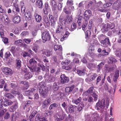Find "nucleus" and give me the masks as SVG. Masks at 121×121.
<instances>
[{
  "mask_svg": "<svg viewBox=\"0 0 121 121\" xmlns=\"http://www.w3.org/2000/svg\"><path fill=\"white\" fill-rule=\"evenodd\" d=\"M119 70H117L115 73V74L113 78L114 81L115 82L117 81V80L119 75Z\"/></svg>",
  "mask_w": 121,
  "mask_h": 121,
  "instance_id": "393cba45",
  "label": "nucleus"
},
{
  "mask_svg": "<svg viewBox=\"0 0 121 121\" xmlns=\"http://www.w3.org/2000/svg\"><path fill=\"white\" fill-rule=\"evenodd\" d=\"M92 119L93 121H96L99 118V115L97 113H94L92 115Z\"/></svg>",
  "mask_w": 121,
  "mask_h": 121,
  "instance_id": "aec40b11",
  "label": "nucleus"
},
{
  "mask_svg": "<svg viewBox=\"0 0 121 121\" xmlns=\"http://www.w3.org/2000/svg\"><path fill=\"white\" fill-rule=\"evenodd\" d=\"M25 16L26 20L29 21L31 19L32 16L30 15V12H26L25 14Z\"/></svg>",
  "mask_w": 121,
  "mask_h": 121,
  "instance_id": "412c9836",
  "label": "nucleus"
},
{
  "mask_svg": "<svg viewBox=\"0 0 121 121\" xmlns=\"http://www.w3.org/2000/svg\"><path fill=\"white\" fill-rule=\"evenodd\" d=\"M55 80V78L53 76H52L51 75L50 78H49L48 82H54Z\"/></svg>",
  "mask_w": 121,
  "mask_h": 121,
  "instance_id": "3c124183",
  "label": "nucleus"
},
{
  "mask_svg": "<svg viewBox=\"0 0 121 121\" xmlns=\"http://www.w3.org/2000/svg\"><path fill=\"white\" fill-rule=\"evenodd\" d=\"M37 112L36 111H34L32 112L29 117V119L30 121L31 120L32 118L34 117L35 115L37 113Z\"/></svg>",
  "mask_w": 121,
  "mask_h": 121,
  "instance_id": "4c0bfd02",
  "label": "nucleus"
},
{
  "mask_svg": "<svg viewBox=\"0 0 121 121\" xmlns=\"http://www.w3.org/2000/svg\"><path fill=\"white\" fill-rule=\"evenodd\" d=\"M69 8L68 7H65L64 9V11L67 14H69L71 13V11Z\"/></svg>",
  "mask_w": 121,
  "mask_h": 121,
  "instance_id": "f704fd0d",
  "label": "nucleus"
},
{
  "mask_svg": "<svg viewBox=\"0 0 121 121\" xmlns=\"http://www.w3.org/2000/svg\"><path fill=\"white\" fill-rule=\"evenodd\" d=\"M88 23V22L87 21H84L83 22V24L82 26V28L83 30L85 31L87 29V25Z\"/></svg>",
  "mask_w": 121,
  "mask_h": 121,
  "instance_id": "b1692460",
  "label": "nucleus"
},
{
  "mask_svg": "<svg viewBox=\"0 0 121 121\" xmlns=\"http://www.w3.org/2000/svg\"><path fill=\"white\" fill-rule=\"evenodd\" d=\"M81 98L80 97L77 99H73L72 102L73 104L77 105L81 101Z\"/></svg>",
  "mask_w": 121,
  "mask_h": 121,
  "instance_id": "a878e982",
  "label": "nucleus"
},
{
  "mask_svg": "<svg viewBox=\"0 0 121 121\" xmlns=\"http://www.w3.org/2000/svg\"><path fill=\"white\" fill-rule=\"evenodd\" d=\"M50 3L51 5L53 7H55L56 5V2L55 0H51Z\"/></svg>",
  "mask_w": 121,
  "mask_h": 121,
  "instance_id": "a19ab883",
  "label": "nucleus"
},
{
  "mask_svg": "<svg viewBox=\"0 0 121 121\" xmlns=\"http://www.w3.org/2000/svg\"><path fill=\"white\" fill-rule=\"evenodd\" d=\"M60 81L62 83H65L68 82L69 80V78L65 76V75L62 74L60 76Z\"/></svg>",
  "mask_w": 121,
  "mask_h": 121,
  "instance_id": "0eeeda50",
  "label": "nucleus"
},
{
  "mask_svg": "<svg viewBox=\"0 0 121 121\" xmlns=\"http://www.w3.org/2000/svg\"><path fill=\"white\" fill-rule=\"evenodd\" d=\"M44 23L45 26H48L50 25V22L48 17L46 16H44L43 17Z\"/></svg>",
  "mask_w": 121,
  "mask_h": 121,
  "instance_id": "f8f14e48",
  "label": "nucleus"
},
{
  "mask_svg": "<svg viewBox=\"0 0 121 121\" xmlns=\"http://www.w3.org/2000/svg\"><path fill=\"white\" fill-rule=\"evenodd\" d=\"M93 96L94 98V100L95 101H96L97 100L98 95L96 93H93Z\"/></svg>",
  "mask_w": 121,
  "mask_h": 121,
  "instance_id": "680f3d73",
  "label": "nucleus"
},
{
  "mask_svg": "<svg viewBox=\"0 0 121 121\" xmlns=\"http://www.w3.org/2000/svg\"><path fill=\"white\" fill-rule=\"evenodd\" d=\"M20 83L21 84H23L24 86H23V90H26L29 87V85H28V82L24 81H21Z\"/></svg>",
  "mask_w": 121,
  "mask_h": 121,
  "instance_id": "2eb2a0df",
  "label": "nucleus"
},
{
  "mask_svg": "<svg viewBox=\"0 0 121 121\" xmlns=\"http://www.w3.org/2000/svg\"><path fill=\"white\" fill-rule=\"evenodd\" d=\"M36 67V66H28V67L31 72H34L35 71V68Z\"/></svg>",
  "mask_w": 121,
  "mask_h": 121,
  "instance_id": "37998d69",
  "label": "nucleus"
},
{
  "mask_svg": "<svg viewBox=\"0 0 121 121\" xmlns=\"http://www.w3.org/2000/svg\"><path fill=\"white\" fill-rule=\"evenodd\" d=\"M84 107V105L83 103L81 102L80 103L77 108L78 111L79 112H80L83 109Z\"/></svg>",
  "mask_w": 121,
  "mask_h": 121,
  "instance_id": "bb28decb",
  "label": "nucleus"
},
{
  "mask_svg": "<svg viewBox=\"0 0 121 121\" xmlns=\"http://www.w3.org/2000/svg\"><path fill=\"white\" fill-rule=\"evenodd\" d=\"M74 86H73L67 87L65 88V91L66 92L68 93L71 92L74 89Z\"/></svg>",
  "mask_w": 121,
  "mask_h": 121,
  "instance_id": "6ab92c4d",
  "label": "nucleus"
},
{
  "mask_svg": "<svg viewBox=\"0 0 121 121\" xmlns=\"http://www.w3.org/2000/svg\"><path fill=\"white\" fill-rule=\"evenodd\" d=\"M36 6L39 8L41 9L43 7V4L41 0H37Z\"/></svg>",
  "mask_w": 121,
  "mask_h": 121,
  "instance_id": "ddd939ff",
  "label": "nucleus"
},
{
  "mask_svg": "<svg viewBox=\"0 0 121 121\" xmlns=\"http://www.w3.org/2000/svg\"><path fill=\"white\" fill-rule=\"evenodd\" d=\"M15 43L20 46H22V41L21 40H18L15 41Z\"/></svg>",
  "mask_w": 121,
  "mask_h": 121,
  "instance_id": "72a5a7b5",
  "label": "nucleus"
},
{
  "mask_svg": "<svg viewBox=\"0 0 121 121\" xmlns=\"http://www.w3.org/2000/svg\"><path fill=\"white\" fill-rule=\"evenodd\" d=\"M83 15V18L84 19L85 21H87L92 15L91 12L90 10H86L85 11Z\"/></svg>",
  "mask_w": 121,
  "mask_h": 121,
  "instance_id": "20e7f679",
  "label": "nucleus"
},
{
  "mask_svg": "<svg viewBox=\"0 0 121 121\" xmlns=\"http://www.w3.org/2000/svg\"><path fill=\"white\" fill-rule=\"evenodd\" d=\"M50 51L48 50H46L44 52H43V55H45L48 56H50Z\"/></svg>",
  "mask_w": 121,
  "mask_h": 121,
  "instance_id": "8fccbe9b",
  "label": "nucleus"
},
{
  "mask_svg": "<svg viewBox=\"0 0 121 121\" xmlns=\"http://www.w3.org/2000/svg\"><path fill=\"white\" fill-rule=\"evenodd\" d=\"M2 19L5 24V25L8 24V16L7 15H5L3 16Z\"/></svg>",
  "mask_w": 121,
  "mask_h": 121,
  "instance_id": "c85d7f7f",
  "label": "nucleus"
},
{
  "mask_svg": "<svg viewBox=\"0 0 121 121\" xmlns=\"http://www.w3.org/2000/svg\"><path fill=\"white\" fill-rule=\"evenodd\" d=\"M113 6H114L115 9L117 10H120L121 9V2L117 1L114 3Z\"/></svg>",
  "mask_w": 121,
  "mask_h": 121,
  "instance_id": "9b49d317",
  "label": "nucleus"
},
{
  "mask_svg": "<svg viewBox=\"0 0 121 121\" xmlns=\"http://www.w3.org/2000/svg\"><path fill=\"white\" fill-rule=\"evenodd\" d=\"M20 21V18L19 16H16L14 17L13 20V22L15 23H17L19 22Z\"/></svg>",
  "mask_w": 121,
  "mask_h": 121,
  "instance_id": "4be33fe9",
  "label": "nucleus"
},
{
  "mask_svg": "<svg viewBox=\"0 0 121 121\" xmlns=\"http://www.w3.org/2000/svg\"><path fill=\"white\" fill-rule=\"evenodd\" d=\"M53 112L52 111L48 110L46 111V113L48 116H51L52 115Z\"/></svg>",
  "mask_w": 121,
  "mask_h": 121,
  "instance_id": "864d4df0",
  "label": "nucleus"
},
{
  "mask_svg": "<svg viewBox=\"0 0 121 121\" xmlns=\"http://www.w3.org/2000/svg\"><path fill=\"white\" fill-rule=\"evenodd\" d=\"M112 4V3H107L106 4H104L103 5V8H107L111 6Z\"/></svg>",
  "mask_w": 121,
  "mask_h": 121,
  "instance_id": "09e8293b",
  "label": "nucleus"
},
{
  "mask_svg": "<svg viewBox=\"0 0 121 121\" xmlns=\"http://www.w3.org/2000/svg\"><path fill=\"white\" fill-rule=\"evenodd\" d=\"M31 39H23V41L26 44H29L31 42Z\"/></svg>",
  "mask_w": 121,
  "mask_h": 121,
  "instance_id": "c03bdc74",
  "label": "nucleus"
},
{
  "mask_svg": "<svg viewBox=\"0 0 121 121\" xmlns=\"http://www.w3.org/2000/svg\"><path fill=\"white\" fill-rule=\"evenodd\" d=\"M93 89L94 87L92 86L91 87L87 90V92L89 94L91 93L92 92Z\"/></svg>",
  "mask_w": 121,
  "mask_h": 121,
  "instance_id": "0e129e2a",
  "label": "nucleus"
},
{
  "mask_svg": "<svg viewBox=\"0 0 121 121\" xmlns=\"http://www.w3.org/2000/svg\"><path fill=\"white\" fill-rule=\"evenodd\" d=\"M116 61L115 59L112 57H110L108 59V62L109 64H112L113 62Z\"/></svg>",
  "mask_w": 121,
  "mask_h": 121,
  "instance_id": "cd10ccee",
  "label": "nucleus"
},
{
  "mask_svg": "<svg viewBox=\"0 0 121 121\" xmlns=\"http://www.w3.org/2000/svg\"><path fill=\"white\" fill-rule=\"evenodd\" d=\"M51 99L50 98L46 99L43 103L42 106L43 108L48 107L51 102Z\"/></svg>",
  "mask_w": 121,
  "mask_h": 121,
  "instance_id": "39448f33",
  "label": "nucleus"
},
{
  "mask_svg": "<svg viewBox=\"0 0 121 121\" xmlns=\"http://www.w3.org/2000/svg\"><path fill=\"white\" fill-rule=\"evenodd\" d=\"M62 68L63 69H65L66 70H70L72 68L71 66L69 65L68 66H64V65L62 67Z\"/></svg>",
  "mask_w": 121,
  "mask_h": 121,
  "instance_id": "58836bf2",
  "label": "nucleus"
},
{
  "mask_svg": "<svg viewBox=\"0 0 121 121\" xmlns=\"http://www.w3.org/2000/svg\"><path fill=\"white\" fill-rule=\"evenodd\" d=\"M4 60L6 62V61H7L8 59V53L7 52L4 55V57L3 58Z\"/></svg>",
  "mask_w": 121,
  "mask_h": 121,
  "instance_id": "774afa93",
  "label": "nucleus"
},
{
  "mask_svg": "<svg viewBox=\"0 0 121 121\" xmlns=\"http://www.w3.org/2000/svg\"><path fill=\"white\" fill-rule=\"evenodd\" d=\"M102 29L104 30V31L107 32L108 30V29L107 28L106 25H103Z\"/></svg>",
  "mask_w": 121,
  "mask_h": 121,
  "instance_id": "e2e57ef3",
  "label": "nucleus"
},
{
  "mask_svg": "<svg viewBox=\"0 0 121 121\" xmlns=\"http://www.w3.org/2000/svg\"><path fill=\"white\" fill-rule=\"evenodd\" d=\"M103 5L102 2L101 1H99L97 3L96 6L97 7L102 8H103Z\"/></svg>",
  "mask_w": 121,
  "mask_h": 121,
  "instance_id": "de8ad7c7",
  "label": "nucleus"
},
{
  "mask_svg": "<svg viewBox=\"0 0 121 121\" xmlns=\"http://www.w3.org/2000/svg\"><path fill=\"white\" fill-rule=\"evenodd\" d=\"M39 48V47L38 45H37L35 44L34 45L33 47L32 48V49L35 53H37V50Z\"/></svg>",
  "mask_w": 121,
  "mask_h": 121,
  "instance_id": "2f4dec72",
  "label": "nucleus"
},
{
  "mask_svg": "<svg viewBox=\"0 0 121 121\" xmlns=\"http://www.w3.org/2000/svg\"><path fill=\"white\" fill-rule=\"evenodd\" d=\"M43 42L45 43L46 41H49L50 39V36L48 31H45L43 33L42 35Z\"/></svg>",
  "mask_w": 121,
  "mask_h": 121,
  "instance_id": "f03ea898",
  "label": "nucleus"
},
{
  "mask_svg": "<svg viewBox=\"0 0 121 121\" xmlns=\"http://www.w3.org/2000/svg\"><path fill=\"white\" fill-rule=\"evenodd\" d=\"M2 72L4 74L7 75L8 74V67H3L2 68Z\"/></svg>",
  "mask_w": 121,
  "mask_h": 121,
  "instance_id": "c9c22d12",
  "label": "nucleus"
},
{
  "mask_svg": "<svg viewBox=\"0 0 121 121\" xmlns=\"http://www.w3.org/2000/svg\"><path fill=\"white\" fill-rule=\"evenodd\" d=\"M76 24L74 23H72L71 28V31L73 30L76 28Z\"/></svg>",
  "mask_w": 121,
  "mask_h": 121,
  "instance_id": "5fc2aeb1",
  "label": "nucleus"
},
{
  "mask_svg": "<svg viewBox=\"0 0 121 121\" xmlns=\"http://www.w3.org/2000/svg\"><path fill=\"white\" fill-rule=\"evenodd\" d=\"M54 49L57 53L60 54L62 53V48L61 46L55 45L54 46Z\"/></svg>",
  "mask_w": 121,
  "mask_h": 121,
  "instance_id": "423d86ee",
  "label": "nucleus"
},
{
  "mask_svg": "<svg viewBox=\"0 0 121 121\" xmlns=\"http://www.w3.org/2000/svg\"><path fill=\"white\" fill-rule=\"evenodd\" d=\"M28 34V32L27 31H23L21 34V35L22 36H25Z\"/></svg>",
  "mask_w": 121,
  "mask_h": 121,
  "instance_id": "69168bd1",
  "label": "nucleus"
},
{
  "mask_svg": "<svg viewBox=\"0 0 121 121\" xmlns=\"http://www.w3.org/2000/svg\"><path fill=\"white\" fill-rule=\"evenodd\" d=\"M69 112L70 113L74 112V109L73 105H71L69 107Z\"/></svg>",
  "mask_w": 121,
  "mask_h": 121,
  "instance_id": "49530a36",
  "label": "nucleus"
},
{
  "mask_svg": "<svg viewBox=\"0 0 121 121\" xmlns=\"http://www.w3.org/2000/svg\"><path fill=\"white\" fill-rule=\"evenodd\" d=\"M83 18L81 16H80L78 18L77 21V22L78 25L80 26L81 25V22H82V19Z\"/></svg>",
  "mask_w": 121,
  "mask_h": 121,
  "instance_id": "6e6d98bb",
  "label": "nucleus"
},
{
  "mask_svg": "<svg viewBox=\"0 0 121 121\" xmlns=\"http://www.w3.org/2000/svg\"><path fill=\"white\" fill-rule=\"evenodd\" d=\"M49 18L50 20L51 26H54L56 24V22L57 19V18H54L51 15H49Z\"/></svg>",
  "mask_w": 121,
  "mask_h": 121,
  "instance_id": "9d476101",
  "label": "nucleus"
},
{
  "mask_svg": "<svg viewBox=\"0 0 121 121\" xmlns=\"http://www.w3.org/2000/svg\"><path fill=\"white\" fill-rule=\"evenodd\" d=\"M104 62H102L97 65V72H99L101 70L103 66H104Z\"/></svg>",
  "mask_w": 121,
  "mask_h": 121,
  "instance_id": "dca6fc26",
  "label": "nucleus"
},
{
  "mask_svg": "<svg viewBox=\"0 0 121 121\" xmlns=\"http://www.w3.org/2000/svg\"><path fill=\"white\" fill-rule=\"evenodd\" d=\"M70 62V61L69 60H66L64 62H62L61 63V64L62 65H66L67 64H69Z\"/></svg>",
  "mask_w": 121,
  "mask_h": 121,
  "instance_id": "13d9d810",
  "label": "nucleus"
},
{
  "mask_svg": "<svg viewBox=\"0 0 121 121\" xmlns=\"http://www.w3.org/2000/svg\"><path fill=\"white\" fill-rule=\"evenodd\" d=\"M0 35L1 37L3 38V41L5 44L8 43V38L6 37H4L3 30L0 28Z\"/></svg>",
  "mask_w": 121,
  "mask_h": 121,
  "instance_id": "1a4fd4ad",
  "label": "nucleus"
},
{
  "mask_svg": "<svg viewBox=\"0 0 121 121\" xmlns=\"http://www.w3.org/2000/svg\"><path fill=\"white\" fill-rule=\"evenodd\" d=\"M13 31L15 34H17L19 33L20 31L17 28H16L13 30Z\"/></svg>",
  "mask_w": 121,
  "mask_h": 121,
  "instance_id": "052dcab7",
  "label": "nucleus"
},
{
  "mask_svg": "<svg viewBox=\"0 0 121 121\" xmlns=\"http://www.w3.org/2000/svg\"><path fill=\"white\" fill-rule=\"evenodd\" d=\"M51 77V75H49L48 73H46L44 77L45 80L48 81L49 78H50Z\"/></svg>",
  "mask_w": 121,
  "mask_h": 121,
  "instance_id": "a18cd8bd",
  "label": "nucleus"
},
{
  "mask_svg": "<svg viewBox=\"0 0 121 121\" xmlns=\"http://www.w3.org/2000/svg\"><path fill=\"white\" fill-rule=\"evenodd\" d=\"M76 70L80 76L84 75L85 73V69H84L82 70L77 69Z\"/></svg>",
  "mask_w": 121,
  "mask_h": 121,
  "instance_id": "f3484780",
  "label": "nucleus"
},
{
  "mask_svg": "<svg viewBox=\"0 0 121 121\" xmlns=\"http://www.w3.org/2000/svg\"><path fill=\"white\" fill-rule=\"evenodd\" d=\"M58 105L56 103H54L50 105L49 108L50 110H52L54 108H56L57 107Z\"/></svg>",
  "mask_w": 121,
  "mask_h": 121,
  "instance_id": "c756f323",
  "label": "nucleus"
},
{
  "mask_svg": "<svg viewBox=\"0 0 121 121\" xmlns=\"http://www.w3.org/2000/svg\"><path fill=\"white\" fill-rule=\"evenodd\" d=\"M115 54L117 56L121 57V49H117L115 52Z\"/></svg>",
  "mask_w": 121,
  "mask_h": 121,
  "instance_id": "5701e85b",
  "label": "nucleus"
},
{
  "mask_svg": "<svg viewBox=\"0 0 121 121\" xmlns=\"http://www.w3.org/2000/svg\"><path fill=\"white\" fill-rule=\"evenodd\" d=\"M17 108V105L15 104L14 105L12 106L9 109V110L11 112L14 111Z\"/></svg>",
  "mask_w": 121,
  "mask_h": 121,
  "instance_id": "7c9ffc66",
  "label": "nucleus"
},
{
  "mask_svg": "<svg viewBox=\"0 0 121 121\" xmlns=\"http://www.w3.org/2000/svg\"><path fill=\"white\" fill-rule=\"evenodd\" d=\"M30 64V66H36L37 62L34 59L32 58L30 59L29 60Z\"/></svg>",
  "mask_w": 121,
  "mask_h": 121,
  "instance_id": "a211bd4d",
  "label": "nucleus"
},
{
  "mask_svg": "<svg viewBox=\"0 0 121 121\" xmlns=\"http://www.w3.org/2000/svg\"><path fill=\"white\" fill-rule=\"evenodd\" d=\"M44 82H42L39 83L38 84V87L39 89V88H42L45 87H46V86H44Z\"/></svg>",
  "mask_w": 121,
  "mask_h": 121,
  "instance_id": "e433bc0d",
  "label": "nucleus"
},
{
  "mask_svg": "<svg viewBox=\"0 0 121 121\" xmlns=\"http://www.w3.org/2000/svg\"><path fill=\"white\" fill-rule=\"evenodd\" d=\"M67 22L68 23H69L72 22L73 18L72 16H67Z\"/></svg>",
  "mask_w": 121,
  "mask_h": 121,
  "instance_id": "ea45409f",
  "label": "nucleus"
},
{
  "mask_svg": "<svg viewBox=\"0 0 121 121\" xmlns=\"http://www.w3.org/2000/svg\"><path fill=\"white\" fill-rule=\"evenodd\" d=\"M4 81L2 79L0 80V88H2L3 85L4 83Z\"/></svg>",
  "mask_w": 121,
  "mask_h": 121,
  "instance_id": "4d7b16f0",
  "label": "nucleus"
},
{
  "mask_svg": "<svg viewBox=\"0 0 121 121\" xmlns=\"http://www.w3.org/2000/svg\"><path fill=\"white\" fill-rule=\"evenodd\" d=\"M26 76V78L27 79H29L32 77V74L30 73H29L27 74Z\"/></svg>",
  "mask_w": 121,
  "mask_h": 121,
  "instance_id": "338daca9",
  "label": "nucleus"
},
{
  "mask_svg": "<svg viewBox=\"0 0 121 121\" xmlns=\"http://www.w3.org/2000/svg\"><path fill=\"white\" fill-rule=\"evenodd\" d=\"M34 17L37 22H40L41 20V17L40 15L37 14H35Z\"/></svg>",
  "mask_w": 121,
  "mask_h": 121,
  "instance_id": "4468645a",
  "label": "nucleus"
},
{
  "mask_svg": "<svg viewBox=\"0 0 121 121\" xmlns=\"http://www.w3.org/2000/svg\"><path fill=\"white\" fill-rule=\"evenodd\" d=\"M101 43L104 47H107L109 45L110 43L109 39L108 38H106L104 40L101 41Z\"/></svg>",
  "mask_w": 121,
  "mask_h": 121,
  "instance_id": "6e6552de",
  "label": "nucleus"
},
{
  "mask_svg": "<svg viewBox=\"0 0 121 121\" xmlns=\"http://www.w3.org/2000/svg\"><path fill=\"white\" fill-rule=\"evenodd\" d=\"M90 42L93 44L98 45L99 44V43L98 42L96 39H91Z\"/></svg>",
  "mask_w": 121,
  "mask_h": 121,
  "instance_id": "473e14b6",
  "label": "nucleus"
},
{
  "mask_svg": "<svg viewBox=\"0 0 121 121\" xmlns=\"http://www.w3.org/2000/svg\"><path fill=\"white\" fill-rule=\"evenodd\" d=\"M73 1L72 0H68L67 4L68 6L72 5L73 4Z\"/></svg>",
  "mask_w": 121,
  "mask_h": 121,
  "instance_id": "bf43d9fd",
  "label": "nucleus"
},
{
  "mask_svg": "<svg viewBox=\"0 0 121 121\" xmlns=\"http://www.w3.org/2000/svg\"><path fill=\"white\" fill-rule=\"evenodd\" d=\"M16 61L17 62V67L18 68H19L21 66V61L20 60H17Z\"/></svg>",
  "mask_w": 121,
  "mask_h": 121,
  "instance_id": "79ce46f5",
  "label": "nucleus"
},
{
  "mask_svg": "<svg viewBox=\"0 0 121 121\" xmlns=\"http://www.w3.org/2000/svg\"><path fill=\"white\" fill-rule=\"evenodd\" d=\"M48 91V88L47 87H45L39 89V92L40 95L44 98L46 97Z\"/></svg>",
  "mask_w": 121,
  "mask_h": 121,
  "instance_id": "7ed1b4c3",
  "label": "nucleus"
},
{
  "mask_svg": "<svg viewBox=\"0 0 121 121\" xmlns=\"http://www.w3.org/2000/svg\"><path fill=\"white\" fill-rule=\"evenodd\" d=\"M109 100L106 99L105 100L104 99H102L101 101H99L96 104L95 108L98 110H102L106 107L108 108L109 104Z\"/></svg>",
  "mask_w": 121,
  "mask_h": 121,
  "instance_id": "f257e3e1",
  "label": "nucleus"
},
{
  "mask_svg": "<svg viewBox=\"0 0 121 121\" xmlns=\"http://www.w3.org/2000/svg\"><path fill=\"white\" fill-rule=\"evenodd\" d=\"M97 75L95 73H94L92 75H91L90 77V81H92L97 77Z\"/></svg>",
  "mask_w": 121,
  "mask_h": 121,
  "instance_id": "603ef678",
  "label": "nucleus"
}]
</instances>
